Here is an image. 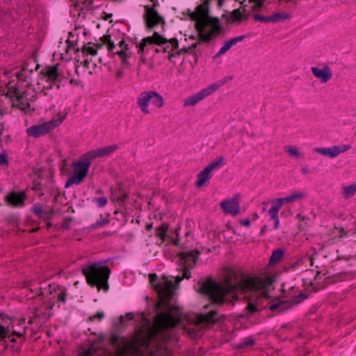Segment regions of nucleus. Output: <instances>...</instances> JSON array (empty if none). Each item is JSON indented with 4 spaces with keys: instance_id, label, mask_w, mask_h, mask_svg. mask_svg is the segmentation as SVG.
I'll list each match as a JSON object with an SVG mask.
<instances>
[{
    "instance_id": "f257e3e1",
    "label": "nucleus",
    "mask_w": 356,
    "mask_h": 356,
    "mask_svg": "<svg viewBox=\"0 0 356 356\" xmlns=\"http://www.w3.org/2000/svg\"><path fill=\"white\" fill-rule=\"evenodd\" d=\"M149 277L152 286L159 297L153 321L141 316L143 321L141 327L131 339H124L120 344H114V352L93 341L90 347L79 353V356H140L148 350L152 356H172L171 351L161 343L174 339L173 328L182 322L184 316L179 307L170 302L174 294V283L165 277L158 280L156 274H149Z\"/></svg>"
},
{
    "instance_id": "f03ea898",
    "label": "nucleus",
    "mask_w": 356,
    "mask_h": 356,
    "mask_svg": "<svg viewBox=\"0 0 356 356\" xmlns=\"http://www.w3.org/2000/svg\"><path fill=\"white\" fill-rule=\"evenodd\" d=\"M267 280L258 277H245L239 273L229 269L225 274V286L208 280L198 282L194 286L196 291L207 296L213 304L222 305L235 300L238 293H251L248 297L246 312L250 315L266 307L268 298L265 289L268 284Z\"/></svg>"
},
{
    "instance_id": "7ed1b4c3",
    "label": "nucleus",
    "mask_w": 356,
    "mask_h": 356,
    "mask_svg": "<svg viewBox=\"0 0 356 356\" xmlns=\"http://www.w3.org/2000/svg\"><path fill=\"white\" fill-rule=\"evenodd\" d=\"M156 44L157 47L154 49L156 53H167L169 59L179 54V51H174L179 46L177 38L167 39L163 35L157 32H154L152 36L144 38L142 42L137 46L138 54H143L149 50V47Z\"/></svg>"
},
{
    "instance_id": "20e7f679",
    "label": "nucleus",
    "mask_w": 356,
    "mask_h": 356,
    "mask_svg": "<svg viewBox=\"0 0 356 356\" xmlns=\"http://www.w3.org/2000/svg\"><path fill=\"white\" fill-rule=\"evenodd\" d=\"M106 261L90 263L82 268V271L86 277L88 284L96 286L98 290L103 289L104 291L108 289V280L111 270L106 265Z\"/></svg>"
},
{
    "instance_id": "39448f33",
    "label": "nucleus",
    "mask_w": 356,
    "mask_h": 356,
    "mask_svg": "<svg viewBox=\"0 0 356 356\" xmlns=\"http://www.w3.org/2000/svg\"><path fill=\"white\" fill-rule=\"evenodd\" d=\"M307 196L305 191H293L289 195L284 197L275 199L272 201L271 207L268 210L270 220L274 221V228H279L280 220L278 213L282 207L285 204H292L296 202H300L305 200Z\"/></svg>"
},
{
    "instance_id": "423d86ee",
    "label": "nucleus",
    "mask_w": 356,
    "mask_h": 356,
    "mask_svg": "<svg viewBox=\"0 0 356 356\" xmlns=\"http://www.w3.org/2000/svg\"><path fill=\"white\" fill-rule=\"evenodd\" d=\"M150 103L158 108L165 104L163 97L154 90L142 92L138 95L136 104L143 114L149 115L151 113L149 106Z\"/></svg>"
},
{
    "instance_id": "0eeeda50",
    "label": "nucleus",
    "mask_w": 356,
    "mask_h": 356,
    "mask_svg": "<svg viewBox=\"0 0 356 356\" xmlns=\"http://www.w3.org/2000/svg\"><path fill=\"white\" fill-rule=\"evenodd\" d=\"M250 4V10L247 8L249 6L246 3V0L241 2L243 6V10L235 9L229 13L227 16V21L229 23H239L243 20L248 19L252 12H256L260 10L263 6L264 1L262 0H248Z\"/></svg>"
},
{
    "instance_id": "6e6552de",
    "label": "nucleus",
    "mask_w": 356,
    "mask_h": 356,
    "mask_svg": "<svg viewBox=\"0 0 356 356\" xmlns=\"http://www.w3.org/2000/svg\"><path fill=\"white\" fill-rule=\"evenodd\" d=\"M102 42L106 46L110 54L117 55L124 67H129V59L132 54L128 44L124 40L120 41L118 44L115 45L114 42L111 40V35H105L102 38Z\"/></svg>"
},
{
    "instance_id": "1a4fd4ad",
    "label": "nucleus",
    "mask_w": 356,
    "mask_h": 356,
    "mask_svg": "<svg viewBox=\"0 0 356 356\" xmlns=\"http://www.w3.org/2000/svg\"><path fill=\"white\" fill-rule=\"evenodd\" d=\"M91 162L86 157V154L83 155L81 160L72 162L73 175L67 179L65 187L68 188L73 184H79L87 176Z\"/></svg>"
},
{
    "instance_id": "9d476101",
    "label": "nucleus",
    "mask_w": 356,
    "mask_h": 356,
    "mask_svg": "<svg viewBox=\"0 0 356 356\" xmlns=\"http://www.w3.org/2000/svg\"><path fill=\"white\" fill-rule=\"evenodd\" d=\"M65 116L60 117L59 119H53L40 124L31 126L26 129L29 136L39 138L44 136L59 126L64 120Z\"/></svg>"
},
{
    "instance_id": "9b49d317",
    "label": "nucleus",
    "mask_w": 356,
    "mask_h": 356,
    "mask_svg": "<svg viewBox=\"0 0 356 356\" xmlns=\"http://www.w3.org/2000/svg\"><path fill=\"white\" fill-rule=\"evenodd\" d=\"M10 324L11 325H6L0 323V341H2L7 337H10L12 334L18 337L25 336V318L10 321Z\"/></svg>"
},
{
    "instance_id": "f8f14e48",
    "label": "nucleus",
    "mask_w": 356,
    "mask_h": 356,
    "mask_svg": "<svg viewBox=\"0 0 356 356\" xmlns=\"http://www.w3.org/2000/svg\"><path fill=\"white\" fill-rule=\"evenodd\" d=\"M156 3H154L153 6L147 5L145 6V14L144 19L145 25L147 29H155L159 26H163L165 24V19L159 12L154 9V6Z\"/></svg>"
},
{
    "instance_id": "ddd939ff",
    "label": "nucleus",
    "mask_w": 356,
    "mask_h": 356,
    "mask_svg": "<svg viewBox=\"0 0 356 356\" xmlns=\"http://www.w3.org/2000/svg\"><path fill=\"white\" fill-rule=\"evenodd\" d=\"M219 86L217 84H211L201 90L198 92L195 93L187 98H186L183 102L184 107H189L194 106L200 102L213 93L216 90H218Z\"/></svg>"
},
{
    "instance_id": "4468645a",
    "label": "nucleus",
    "mask_w": 356,
    "mask_h": 356,
    "mask_svg": "<svg viewBox=\"0 0 356 356\" xmlns=\"http://www.w3.org/2000/svg\"><path fill=\"white\" fill-rule=\"evenodd\" d=\"M200 254L198 250H191L190 252H187L183 253L181 254V258L184 261L185 268L183 270V273L181 276L177 275L176 277V282L179 283L184 278L189 279L191 277V273L188 269V267L192 268L196 264V259Z\"/></svg>"
},
{
    "instance_id": "2eb2a0df",
    "label": "nucleus",
    "mask_w": 356,
    "mask_h": 356,
    "mask_svg": "<svg viewBox=\"0 0 356 356\" xmlns=\"http://www.w3.org/2000/svg\"><path fill=\"white\" fill-rule=\"evenodd\" d=\"M27 198L24 191H11L4 197L5 203L13 208H22L25 206V200Z\"/></svg>"
},
{
    "instance_id": "dca6fc26",
    "label": "nucleus",
    "mask_w": 356,
    "mask_h": 356,
    "mask_svg": "<svg viewBox=\"0 0 356 356\" xmlns=\"http://www.w3.org/2000/svg\"><path fill=\"white\" fill-rule=\"evenodd\" d=\"M351 148L350 145H335L330 147H316L315 152L324 156L333 159L338 156L341 153L347 152Z\"/></svg>"
},
{
    "instance_id": "f3484780",
    "label": "nucleus",
    "mask_w": 356,
    "mask_h": 356,
    "mask_svg": "<svg viewBox=\"0 0 356 356\" xmlns=\"http://www.w3.org/2000/svg\"><path fill=\"white\" fill-rule=\"evenodd\" d=\"M239 195H235L232 199L226 200L220 203L221 208L225 213L236 216L240 211Z\"/></svg>"
},
{
    "instance_id": "a211bd4d",
    "label": "nucleus",
    "mask_w": 356,
    "mask_h": 356,
    "mask_svg": "<svg viewBox=\"0 0 356 356\" xmlns=\"http://www.w3.org/2000/svg\"><path fill=\"white\" fill-rule=\"evenodd\" d=\"M117 149L118 146L116 145L106 146L86 153V157L92 161L97 158L108 156Z\"/></svg>"
},
{
    "instance_id": "6ab92c4d",
    "label": "nucleus",
    "mask_w": 356,
    "mask_h": 356,
    "mask_svg": "<svg viewBox=\"0 0 356 356\" xmlns=\"http://www.w3.org/2000/svg\"><path fill=\"white\" fill-rule=\"evenodd\" d=\"M311 72L321 83H326L332 77V70L327 65H324L322 68L312 67Z\"/></svg>"
},
{
    "instance_id": "aec40b11",
    "label": "nucleus",
    "mask_w": 356,
    "mask_h": 356,
    "mask_svg": "<svg viewBox=\"0 0 356 356\" xmlns=\"http://www.w3.org/2000/svg\"><path fill=\"white\" fill-rule=\"evenodd\" d=\"M41 74L50 83L56 82L60 76L58 65L46 67L41 71Z\"/></svg>"
},
{
    "instance_id": "412c9836",
    "label": "nucleus",
    "mask_w": 356,
    "mask_h": 356,
    "mask_svg": "<svg viewBox=\"0 0 356 356\" xmlns=\"http://www.w3.org/2000/svg\"><path fill=\"white\" fill-rule=\"evenodd\" d=\"M31 211L39 218L43 220H49L52 215V211L51 209L39 203L33 205Z\"/></svg>"
},
{
    "instance_id": "4be33fe9",
    "label": "nucleus",
    "mask_w": 356,
    "mask_h": 356,
    "mask_svg": "<svg viewBox=\"0 0 356 356\" xmlns=\"http://www.w3.org/2000/svg\"><path fill=\"white\" fill-rule=\"evenodd\" d=\"M245 36L240 35L236 38H232L225 42L222 47L220 49L218 53L216 54L215 57H219L223 54H225L227 51H228L232 47L236 44L238 42H241L244 40Z\"/></svg>"
},
{
    "instance_id": "5701e85b",
    "label": "nucleus",
    "mask_w": 356,
    "mask_h": 356,
    "mask_svg": "<svg viewBox=\"0 0 356 356\" xmlns=\"http://www.w3.org/2000/svg\"><path fill=\"white\" fill-rule=\"evenodd\" d=\"M15 96L16 97V106L21 110L26 111L30 108V104L26 98V92L20 93L19 90H15L14 91Z\"/></svg>"
},
{
    "instance_id": "b1692460",
    "label": "nucleus",
    "mask_w": 356,
    "mask_h": 356,
    "mask_svg": "<svg viewBox=\"0 0 356 356\" xmlns=\"http://www.w3.org/2000/svg\"><path fill=\"white\" fill-rule=\"evenodd\" d=\"M216 312L211 310L208 314H201L197 316V321L200 323H213L216 321Z\"/></svg>"
},
{
    "instance_id": "393cba45",
    "label": "nucleus",
    "mask_w": 356,
    "mask_h": 356,
    "mask_svg": "<svg viewBox=\"0 0 356 356\" xmlns=\"http://www.w3.org/2000/svg\"><path fill=\"white\" fill-rule=\"evenodd\" d=\"M197 179L196 181L195 185L197 188L202 186L205 182H207L211 178V172L204 168L202 171H200L197 175Z\"/></svg>"
},
{
    "instance_id": "a878e982",
    "label": "nucleus",
    "mask_w": 356,
    "mask_h": 356,
    "mask_svg": "<svg viewBox=\"0 0 356 356\" xmlns=\"http://www.w3.org/2000/svg\"><path fill=\"white\" fill-rule=\"evenodd\" d=\"M284 250L281 249L274 250L269 259L270 264L274 265L280 262L284 255Z\"/></svg>"
},
{
    "instance_id": "bb28decb",
    "label": "nucleus",
    "mask_w": 356,
    "mask_h": 356,
    "mask_svg": "<svg viewBox=\"0 0 356 356\" xmlns=\"http://www.w3.org/2000/svg\"><path fill=\"white\" fill-rule=\"evenodd\" d=\"M356 193V183L343 188V196L346 199L353 197Z\"/></svg>"
},
{
    "instance_id": "cd10ccee",
    "label": "nucleus",
    "mask_w": 356,
    "mask_h": 356,
    "mask_svg": "<svg viewBox=\"0 0 356 356\" xmlns=\"http://www.w3.org/2000/svg\"><path fill=\"white\" fill-rule=\"evenodd\" d=\"M270 22H278L282 20L288 19L290 18V15L288 13H275L269 16Z\"/></svg>"
},
{
    "instance_id": "c85d7f7f",
    "label": "nucleus",
    "mask_w": 356,
    "mask_h": 356,
    "mask_svg": "<svg viewBox=\"0 0 356 356\" xmlns=\"http://www.w3.org/2000/svg\"><path fill=\"white\" fill-rule=\"evenodd\" d=\"M223 161L224 157L220 156L216 160L209 163L205 168L211 173L213 170L220 168Z\"/></svg>"
},
{
    "instance_id": "c756f323",
    "label": "nucleus",
    "mask_w": 356,
    "mask_h": 356,
    "mask_svg": "<svg viewBox=\"0 0 356 356\" xmlns=\"http://www.w3.org/2000/svg\"><path fill=\"white\" fill-rule=\"evenodd\" d=\"M168 229V225L165 223L161 224L156 229V236L159 237L163 241L165 240L166 232Z\"/></svg>"
},
{
    "instance_id": "7c9ffc66",
    "label": "nucleus",
    "mask_w": 356,
    "mask_h": 356,
    "mask_svg": "<svg viewBox=\"0 0 356 356\" xmlns=\"http://www.w3.org/2000/svg\"><path fill=\"white\" fill-rule=\"evenodd\" d=\"M284 151L296 159H299L300 157V152L297 147L286 145L284 147Z\"/></svg>"
},
{
    "instance_id": "2f4dec72",
    "label": "nucleus",
    "mask_w": 356,
    "mask_h": 356,
    "mask_svg": "<svg viewBox=\"0 0 356 356\" xmlns=\"http://www.w3.org/2000/svg\"><path fill=\"white\" fill-rule=\"evenodd\" d=\"M254 344V340L252 337L245 338L242 341L236 345L237 348H244Z\"/></svg>"
},
{
    "instance_id": "473e14b6",
    "label": "nucleus",
    "mask_w": 356,
    "mask_h": 356,
    "mask_svg": "<svg viewBox=\"0 0 356 356\" xmlns=\"http://www.w3.org/2000/svg\"><path fill=\"white\" fill-rule=\"evenodd\" d=\"M332 234L334 237H339L340 238L347 236V232L343 227H334L332 231Z\"/></svg>"
},
{
    "instance_id": "72a5a7b5",
    "label": "nucleus",
    "mask_w": 356,
    "mask_h": 356,
    "mask_svg": "<svg viewBox=\"0 0 356 356\" xmlns=\"http://www.w3.org/2000/svg\"><path fill=\"white\" fill-rule=\"evenodd\" d=\"M307 298V295L304 293H300L298 294L297 296H294V298L291 300V302L294 305L299 304L300 302H302L304 300H305Z\"/></svg>"
},
{
    "instance_id": "f704fd0d",
    "label": "nucleus",
    "mask_w": 356,
    "mask_h": 356,
    "mask_svg": "<svg viewBox=\"0 0 356 356\" xmlns=\"http://www.w3.org/2000/svg\"><path fill=\"white\" fill-rule=\"evenodd\" d=\"M93 202L99 207H104L106 205L108 200L106 197H96L93 200Z\"/></svg>"
},
{
    "instance_id": "c9c22d12",
    "label": "nucleus",
    "mask_w": 356,
    "mask_h": 356,
    "mask_svg": "<svg viewBox=\"0 0 356 356\" xmlns=\"http://www.w3.org/2000/svg\"><path fill=\"white\" fill-rule=\"evenodd\" d=\"M286 304V302L280 301L277 303L273 304L270 306L269 309L271 311H275L276 309H280L281 311L285 309L284 305Z\"/></svg>"
},
{
    "instance_id": "e433bc0d",
    "label": "nucleus",
    "mask_w": 356,
    "mask_h": 356,
    "mask_svg": "<svg viewBox=\"0 0 356 356\" xmlns=\"http://www.w3.org/2000/svg\"><path fill=\"white\" fill-rule=\"evenodd\" d=\"M32 316L30 317L29 321V324H33L35 323V320L40 317V315L38 313V308H33L31 312Z\"/></svg>"
},
{
    "instance_id": "4c0bfd02",
    "label": "nucleus",
    "mask_w": 356,
    "mask_h": 356,
    "mask_svg": "<svg viewBox=\"0 0 356 356\" xmlns=\"http://www.w3.org/2000/svg\"><path fill=\"white\" fill-rule=\"evenodd\" d=\"M82 52L94 56L97 54V50L92 47L83 46L82 47Z\"/></svg>"
},
{
    "instance_id": "58836bf2",
    "label": "nucleus",
    "mask_w": 356,
    "mask_h": 356,
    "mask_svg": "<svg viewBox=\"0 0 356 356\" xmlns=\"http://www.w3.org/2000/svg\"><path fill=\"white\" fill-rule=\"evenodd\" d=\"M253 17L255 21H261V22H265V23H270L269 16H263V15L256 14L254 15Z\"/></svg>"
},
{
    "instance_id": "ea45409f",
    "label": "nucleus",
    "mask_w": 356,
    "mask_h": 356,
    "mask_svg": "<svg viewBox=\"0 0 356 356\" xmlns=\"http://www.w3.org/2000/svg\"><path fill=\"white\" fill-rule=\"evenodd\" d=\"M104 317V313L103 312H99L96 314L91 316L88 318V321H93L95 319L101 321Z\"/></svg>"
},
{
    "instance_id": "a19ab883",
    "label": "nucleus",
    "mask_w": 356,
    "mask_h": 356,
    "mask_svg": "<svg viewBox=\"0 0 356 356\" xmlns=\"http://www.w3.org/2000/svg\"><path fill=\"white\" fill-rule=\"evenodd\" d=\"M66 292L65 291H60L57 295L58 301L65 302Z\"/></svg>"
},
{
    "instance_id": "79ce46f5",
    "label": "nucleus",
    "mask_w": 356,
    "mask_h": 356,
    "mask_svg": "<svg viewBox=\"0 0 356 356\" xmlns=\"http://www.w3.org/2000/svg\"><path fill=\"white\" fill-rule=\"evenodd\" d=\"M8 158L6 153H1L0 154V164L1 165H7L8 164Z\"/></svg>"
},
{
    "instance_id": "37998d69",
    "label": "nucleus",
    "mask_w": 356,
    "mask_h": 356,
    "mask_svg": "<svg viewBox=\"0 0 356 356\" xmlns=\"http://www.w3.org/2000/svg\"><path fill=\"white\" fill-rule=\"evenodd\" d=\"M108 222H109V220L108 219H103L100 221H97L94 226L95 227H101V226L108 224Z\"/></svg>"
},
{
    "instance_id": "c03bdc74",
    "label": "nucleus",
    "mask_w": 356,
    "mask_h": 356,
    "mask_svg": "<svg viewBox=\"0 0 356 356\" xmlns=\"http://www.w3.org/2000/svg\"><path fill=\"white\" fill-rule=\"evenodd\" d=\"M127 199V195L126 193H122L118 198L117 201L124 202Z\"/></svg>"
},
{
    "instance_id": "a18cd8bd",
    "label": "nucleus",
    "mask_w": 356,
    "mask_h": 356,
    "mask_svg": "<svg viewBox=\"0 0 356 356\" xmlns=\"http://www.w3.org/2000/svg\"><path fill=\"white\" fill-rule=\"evenodd\" d=\"M240 223L245 227H250L251 224V221L249 219H243L240 221Z\"/></svg>"
},
{
    "instance_id": "49530a36",
    "label": "nucleus",
    "mask_w": 356,
    "mask_h": 356,
    "mask_svg": "<svg viewBox=\"0 0 356 356\" xmlns=\"http://www.w3.org/2000/svg\"><path fill=\"white\" fill-rule=\"evenodd\" d=\"M92 63V58H86L83 60V62L82 63H83V65L86 67V68H88L89 67V65Z\"/></svg>"
},
{
    "instance_id": "de8ad7c7",
    "label": "nucleus",
    "mask_w": 356,
    "mask_h": 356,
    "mask_svg": "<svg viewBox=\"0 0 356 356\" xmlns=\"http://www.w3.org/2000/svg\"><path fill=\"white\" fill-rule=\"evenodd\" d=\"M35 292L36 295H38V296H40L42 294V291L41 289H35Z\"/></svg>"
},
{
    "instance_id": "09e8293b",
    "label": "nucleus",
    "mask_w": 356,
    "mask_h": 356,
    "mask_svg": "<svg viewBox=\"0 0 356 356\" xmlns=\"http://www.w3.org/2000/svg\"><path fill=\"white\" fill-rule=\"evenodd\" d=\"M301 172L302 174H307L308 172V170L307 168L304 167L301 169Z\"/></svg>"
},
{
    "instance_id": "8fccbe9b",
    "label": "nucleus",
    "mask_w": 356,
    "mask_h": 356,
    "mask_svg": "<svg viewBox=\"0 0 356 356\" xmlns=\"http://www.w3.org/2000/svg\"><path fill=\"white\" fill-rule=\"evenodd\" d=\"M266 228H267L266 225H264V226L262 227V228L261 229V234H263L266 232Z\"/></svg>"
},
{
    "instance_id": "3c124183",
    "label": "nucleus",
    "mask_w": 356,
    "mask_h": 356,
    "mask_svg": "<svg viewBox=\"0 0 356 356\" xmlns=\"http://www.w3.org/2000/svg\"><path fill=\"white\" fill-rule=\"evenodd\" d=\"M145 227L147 230H150L152 228V224H147Z\"/></svg>"
},
{
    "instance_id": "603ef678",
    "label": "nucleus",
    "mask_w": 356,
    "mask_h": 356,
    "mask_svg": "<svg viewBox=\"0 0 356 356\" xmlns=\"http://www.w3.org/2000/svg\"><path fill=\"white\" fill-rule=\"evenodd\" d=\"M122 72L121 71H118V77H120L122 76Z\"/></svg>"
},
{
    "instance_id": "864d4df0",
    "label": "nucleus",
    "mask_w": 356,
    "mask_h": 356,
    "mask_svg": "<svg viewBox=\"0 0 356 356\" xmlns=\"http://www.w3.org/2000/svg\"><path fill=\"white\" fill-rule=\"evenodd\" d=\"M96 193H97V194H101V193H102V190H101V189H98V190L96 191Z\"/></svg>"
},
{
    "instance_id": "5fc2aeb1",
    "label": "nucleus",
    "mask_w": 356,
    "mask_h": 356,
    "mask_svg": "<svg viewBox=\"0 0 356 356\" xmlns=\"http://www.w3.org/2000/svg\"><path fill=\"white\" fill-rule=\"evenodd\" d=\"M254 217L255 218H259V216H258L257 213H254Z\"/></svg>"
},
{
    "instance_id": "6e6d98bb",
    "label": "nucleus",
    "mask_w": 356,
    "mask_h": 356,
    "mask_svg": "<svg viewBox=\"0 0 356 356\" xmlns=\"http://www.w3.org/2000/svg\"><path fill=\"white\" fill-rule=\"evenodd\" d=\"M79 9H80L81 10H83L84 8H83V7H80V8H79Z\"/></svg>"
},
{
    "instance_id": "4d7b16f0",
    "label": "nucleus",
    "mask_w": 356,
    "mask_h": 356,
    "mask_svg": "<svg viewBox=\"0 0 356 356\" xmlns=\"http://www.w3.org/2000/svg\"><path fill=\"white\" fill-rule=\"evenodd\" d=\"M70 83H74V81L73 79L70 80Z\"/></svg>"
}]
</instances>
